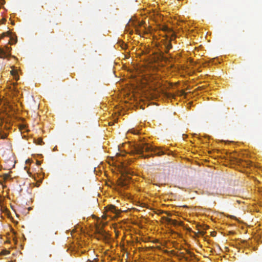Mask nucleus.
<instances>
[{
    "label": "nucleus",
    "instance_id": "1",
    "mask_svg": "<svg viewBox=\"0 0 262 262\" xmlns=\"http://www.w3.org/2000/svg\"><path fill=\"white\" fill-rule=\"evenodd\" d=\"M157 148L151 146H149L146 143L140 142V143H134L132 144V155L134 153H136L137 154L142 155V157L146 158L149 157L151 155H144L143 152L144 151L148 152H154L155 154L161 156L164 154V152L162 151H159L157 152Z\"/></svg>",
    "mask_w": 262,
    "mask_h": 262
},
{
    "label": "nucleus",
    "instance_id": "2",
    "mask_svg": "<svg viewBox=\"0 0 262 262\" xmlns=\"http://www.w3.org/2000/svg\"><path fill=\"white\" fill-rule=\"evenodd\" d=\"M130 178L127 174H122L119 179V185L123 190L128 189L129 188Z\"/></svg>",
    "mask_w": 262,
    "mask_h": 262
},
{
    "label": "nucleus",
    "instance_id": "3",
    "mask_svg": "<svg viewBox=\"0 0 262 262\" xmlns=\"http://www.w3.org/2000/svg\"><path fill=\"white\" fill-rule=\"evenodd\" d=\"M132 27H134L135 29V31L137 34H140V30H139L138 27L141 29L142 28H144V23L143 22L142 19L140 20V18H138L136 15L132 16Z\"/></svg>",
    "mask_w": 262,
    "mask_h": 262
},
{
    "label": "nucleus",
    "instance_id": "4",
    "mask_svg": "<svg viewBox=\"0 0 262 262\" xmlns=\"http://www.w3.org/2000/svg\"><path fill=\"white\" fill-rule=\"evenodd\" d=\"M96 232L99 239H106L108 237V234L102 228H97Z\"/></svg>",
    "mask_w": 262,
    "mask_h": 262
},
{
    "label": "nucleus",
    "instance_id": "5",
    "mask_svg": "<svg viewBox=\"0 0 262 262\" xmlns=\"http://www.w3.org/2000/svg\"><path fill=\"white\" fill-rule=\"evenodd\" d=\"M163 219H164L168 224H172L174 226H177L179 224L176 220H173L166 217H163Z\"/></svg>",
    "mask_w": 262,
    "mask_h": 262
},
{
    "label": "nucleus",
    "instance_id": "6",
    "mask_svg": "<svg viewBox=\"0 0 262 262\" xmlns=\"http://www.w3.org/2000/svg\"><path fill=\"white\" fill-rule=\"evenodd\" d=\"M126 243H127V247H125V245L124 244L122 247V250L124 251L126 254V258L128 257V255L129 254V252L128 250V247L129 245V242L127 241Z\"/></svg>",
    "mask_w": 262,
    "mask_h": 262
},
{
    "label": "nucleus",
    "instance_id": "7",
    "mask_svg": "<svg viewBox=\"0 0 262 262\" xmlns=\"http://www.w3.org/2000/svg\"><path fill=\"white\" fill-rule=\"evenodd\" d=\"M11 50V48L10 47H9L7 46H5V49H4V51L5 52H6V56L5 58H7L10 56Z\"/></svg>",
    "mask_w": 262,
    "mask_h": 262
},
{
    "label": "nucleus",
    "instance_id": "8",
    "mask_svg": "<svg viewBox=\"0 0 262 262\" xmlns=\"http://www.w3.org/2000/svg\"><path fill=\"white\" fill-rule=\"evenodd\" d=\"M132 134H134L136 136L137 140L141 141L142 138L141 137H138V136H137L139 133V130L135 129L134 128H132Z\"/></svg>",
    "mask_w": 262,
    "mask_h": 262
},
{
    "label": "nucleus",
    "instance_id": "9",
    "mask_svg": "<svg viewBox=\"0 0 262 262\" xmlns=\"http://www.w3.org/2000/svg\"><path fill=\"white\" fill-rule=\"evenodd\" d=\"M6 53L4 51V49L0 48V58H5Z\"/></svg>",
    "mask_w": 262,
    "mask_h": 262
},
{
    "label": "nucleus",
    "instance_id": "10",
    "mask_svg": "<svg viewBox=\"0 0 262 262\" xmlns=\"http://www.w3.org/2000/svg\"><path fill=\"white\" fill-rule=\"evenodd\" d=\"M108 209L110 211H111L112 212H116V209L114 205H110L108 206Z\"/></svg>",
    "mask_w": 262,
    "mask_h": 262
},
{
    "label": "nucleus",
    "instance_id": "11",
    "mask_svg": "<svg viewBox=\"0 0 262 262\" xmlns=\"http://www.w3.org/2000/svg\"><path fill=\"white\" fill-rule=\"evenodd\" d=\"M133 68H135V67L133 66V64H132V80L134 79V69ZM134 84L132 82V98H133L134 96H133V93H134Z\"/></svg>",
    "mask_w": 262,
    "mask_h": 262
},
{
    "label": "nucleus",
    "instance_id": "12",
    "mask_svg": "<svg viewBox=\"0 0 262 262\" xmlns=\"http://www.w3.org/2000/svg\"><path fill=\"white\" fill-rule=\"evenodd\" d=\"M8 136V134L6 133L1 132L0 134L1 138L2 139H6Z\"/></svg>",
    "mask_w": 262,
    "mask_h": 262
},
{
    "label": "nucleus",
    "instance_id": "13",
    "mask_svg": "<svg viewBox=\"0 0 262 262\" xmlns=\"http://www.w3.org/2000/svg\"><path fill=\"white\" fill-rule=\"evenodd\" d=\"M17 41L16 39H13V38H10L9 40V43L10 45H13L15 44Z\"/></svg>",
    "mask_w": 262,
    "mask_h": 262
},
{
    "label": "nucleus",
    "instance_id": "14",
    "mask_svg": "<svg viewBox=\"0 0 262 262\" xmlns=\"http://www.w3.org/2000/svg\"><path fill=\"white\" fill-rule=\"evenodd\" d=\"M120 47L122 49H126L127 48V45L123 42H120Z\"/></svg>",
    "mask_w": 262,
    "mask_h": 262
},
{
    "label": "nucleus",
    "instance_id": "15",
    "mask_svg": "<svg viewBox=\"0 0 262 262\" xmlns=\"http://www.w3.org/2000/svg\"><path fill=\"white\" fill-rule=\"evenodd\" d=\"M172 48V45L171 43H170V42H169L167 45H166V50H167V52H168L170 49Z\"/></svg>",
    "mask_w": 262,
    "mask_h": 262
},
{
    "label": "nucleus",
    "instance_id": "16",
    "mask_svg": "<svg viewBox=\"0 0 262 262\" xmlns=\"http://www.w3.org/2000/svg\"><path fill=\"white\" fill-rule=\"evenodd\" d=\"M11 74L12 75H13L16 78V75H17L16 71L12 70V71H11Z\"/></svg>",
    "mask_w": 262,
    "mask_h": 262
},
{
    "label": "nucleus",
    "instance_id": "17",
    "mask_svg": "<svg viewBox=\"0 0 262 262\" xmlns=\"http://www.w3.org/2000/svg\"><path fill=\"white\" fill-rule=\"evenodd\" d=\"M8 34V32H7V33H3L2 35H1V38H3V37H4L5 36H6V34Z\"/></svg>",
    "mask_w": 262,
    "mask_h": 262
},
{
    "label": "nucleus",
    "instance_id": "18",
    "mask_svg": "<svg viewBox=\"0 0 262 262\" xmlns=\"http://www.w3.org/2000/svg\"><path fill=\"white\" fill-rule=\"evenodd\" d=\"M42 142V139H38V144L41 145Z\"/></svg>",
    "mask_w": 262,
    "mask_h": 262
},
{
    "label": "nucleus",
    "instance_id": "19",
    "mask_svg": "<svg viewBox=\"0 0 262 262\" xmlns=\"http://www.w3.org/2000/svg\"><path fill=\"white\" fill-rule=\"evenodd\" d=\"M9 175L8 174H5L4 175V179H7L9 178Z\"/></svg>",
    "mask_w": 262,
    "mask_h": 262
},
{
    "label": "nucleus",
    "instance_id": "20",
    "mask_svg": "<svg viewBox=\"0 0 262 262\" xmlns=\"http://www.w3.org/2000/svg\"><path fill=\"white\" fill-rule=\"evenodd\" d=\"M132 54H133V52H136L137 51V49H135L134 47H132Z\"/></svg>",
    "mask_w": 262,
    "mask_h": 262
},
{
    "label": "nucleus",
    "instance_id": "21",
    "mask_svg": "<svg viewBox=\"0 0 262 262\" xmlns=\"http://www.w3.org/2000/svg\"><path fill=\"white\" fill-rule=\"evenodd\" d=\"M132 139H133V137H132ZM134 141H133L132 140V144H134V143H138L137 142H136V139H134Z\"/></svg>",
    "mask_w": 262,
    "mask_h": 262
},
{
    "label": "nucleus",
    "instance_id": "22",
    "mask_svg": "<svg viewBox=\"0 0 262 262\" xmlns=\"http://www.w3.org/2000/svg\"><path fill=\"white\" fill-rule=\"evenodd\" d=\"M0 3L2 5H3L5 3V0H0Z\"/></svg>",
    "mask_w": 262,
    "mask_h": 262
},
{
    "label": "nucleus",
    "instance_id": "23",
    "mask_svg": "<svg viewBox=\"0 0 262 262\" xmlns=\"http://www.w3.org/2000/svg\"><path fill=\"white\" fill-rule=\"evenodd\" d=\"M168 29V28L166 27H164L163 28V30L166 31Z\"/></svg>",
    "mask_w": 262,
    "mask_h": 262
},
{
    "label": "nucleus",
    "instance_id": "24",
    "mask_svg": "<svg viewBox=\"0 0 262 262\" xmlns=\"http://www.w3.org/2000/svg\"><path fill=\"white\" fill-rule=\"evenodd\" d=\"M185 94L184 92H182V95H184Z\"/></svg>",
    "mask_w": 262,
    "mask_h": 262
},
{
    "label": "nucleus",
    "instance_id": "25",
    "mask_svg": "<svg viewBox=\"0 0 262 262\" xmlns=\"http://www.w3.org/2000/svg\"><path fill=\"white\" fill-rule=\"evenodd\" d=\"M132 232H133V230H134V229H133V227H132Z\"/></svg>",
    "mask_w": 262,
    "mask_h": 262
},
{
    "label": "nucleus",
    "instance_id": "26",
    "mask_svg": "<svg viewBox=\"0 0 262 262\" xmlns=\"http://www.w3.org/2000/svg\"><path fill=\"white\" fill-rule=\"evenodd\" d=\"M132 243H133V237H132Z\"/></svg>",
    "mask_w": 262,
    "mask_h": 262
},
{
    "label": "nucleus",
    "instance_id": "27",
    "mask_svg": "<svg viewBox=\"0 0 262 262\" xmlns=\"http://www.w3.org/2000/svg\"><path fill=\"white\" fill-rule=\"evenodd\" d=\"M130 21H131V18L129 19L128 23H130Z\"/></svg>",
    "mask_w": 262,
    "mask_h": 262
},
{
    "label": "nucleus",
    "instance_id": "28",
    "mask_svg": "<svg viewBox=\"0 0 262 262\" xmlns=\"http://www.w3.org/2000/svg\"><path fill=\"white\" fill-rule=\"evenodd\" d=\"M132 210H134V209H135V208H133V207H132Z\"/></svg>",
    "mask_w": 262,
    "mask_h": 262
},
{
    "label": "nucleus",
    "instance_id": "29",
    "mask_svg": "<svg viewBox=\"0 0 262 262\" xmlns=\"http://www.w3.org/2000/svg\"><path fill=\"white\" fill-rule=\"evenodd\" d=\"M131 33V31H129V34H130Z\"/></svg>",
    "mask_w": 262,
    "mask_h": 262
},
{
    "label": "nucleus",
    "instance_id": "30",
    "mask_svg": "<svg viewBox=\"0 0 262 262\" xmlns=\"http://www.w3.org/2000/svg\"><path fill=\"white\" fill-rule=\"evenodd\" d=\"M132 224H134V222H133V221H132Z\"/></svg>",
    "mask_w": 262,
    "mask_h": 262
},
{
    "label": "nucleus",
    "instance_id": "31",
    "mask_svg": "<svg viewBox=\"0 0 262 262\" xmlns=\"http://www.w3.org/2000/svg\"><path fill=\"white\" fill-rule=\"evenodd\" d=\"M88 262H93V261H89Z\"/></svg>",
    "mask_w": 262,
    "mask_h": 262
}]
</instances>
